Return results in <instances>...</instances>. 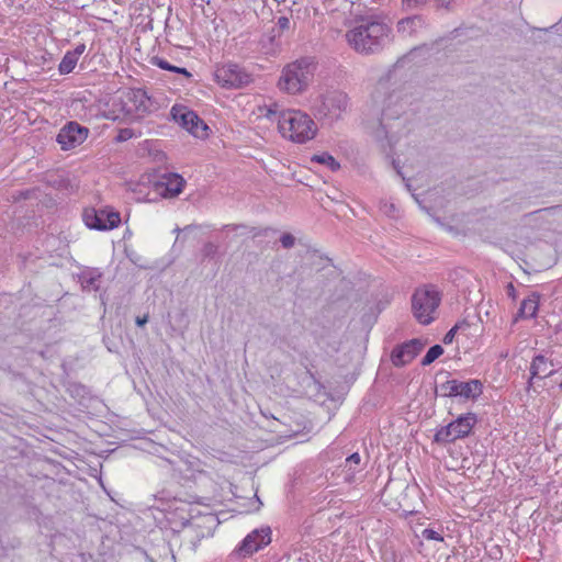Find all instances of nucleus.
<instances>
[{"instance_id":"1","label":"nucleus","mask_w":562,"mask_h":562,"mask_svg":"<svg viewBox=\"0 0 562 562\" xmlns=\"http://www.w3.org/2000/svg\"><path fill=\"white\" fill-rule=\"evenodd\" d=\"M392 29L379 16L362 18L347 31L346 41L357 53L371 55L381 52L391 41Z\"/></svg>"},{"instance_id":"2","label":"nucleus","mask_w":562,"mask_h":562,"mask_svg":"<svg viewBox=\"0 0 562 562\" xmlns=\"http://www.w3.org/2000/svg\"><path fill=\"white\" fill-rule=\"evenodd\" d=\"M266 116L276 121L281 135L293 143L304 144L313 139L317 133V126L312 117L300 110H280L278 104H273L267 109Z\"/></svg>"},{"instance_id":"3","label":"nucleus","mask_w":562,"mask_h":562,"mask_svg":"<svg viewBox=\"0 0 562 562\" xmlns=\"http://www.w3.org/2000/svg\"><path fill=\"white\" fill-rule=\"evenodd\" d=\"M315 70L316 63L313 57H301L283 67L278 88L289 94L302 93L310 86Z\"/></svg>"},{"instance_id":"4","label":"nucleus","mask_w":562,"mask_h":562,"mask_svg":"<svg viewBox=\"0 0 562 562\" xmlns=\"http://www.w3.org/2000/svg\"><path fill=\"white\" fill-rule=\"evenodd\" d=\"M441 303V293L432 284L417 288L412 295V313L422 325L435 321V313Z\"/></svg>"},{"instance_id":"5","label":"nucleus","mask_w":562,"mask_h":562,"mask_svg":"<svg viewBox=\"0 0 562 562\" xmlns=\"http://www.w3.org/2000/svg\"><path fill=\"white\" fill-rule=\"evenodd\" d=\"M405 97L402 91H393L384 99L376 131L378 138L391 137V122L400 120L406 113L408 102Z\"/></svg>"},{"instance_id":"6","label":"nucleus","mask_w":562,"mask_h":562,"mask_svg":"<svg viewBox=\"0 0 562 562\" xmlns=\"http://www.w3.org/2000/svg\"><path fill=\"white\" fill-rule=\"evenodd\" d=\"M476 423L477 418L474 413L460 415L447 426H442L436 431L434 442L438 445H447L454 442L458 439L465 438L471 434Z\"/></svg>"},{"instance_id":"7","label":"nucleus","mask_w":562,"mask_h":562,"mask_svg":"<svg viewBox=\"0 0 562 562\" xmlns=\"http://www.w3.org/2000/svg\"><path fill=\"white\" fill-rule=\"evenodd\" d=\"M483 393V384L480 380L459 381L447 380L436 387V394L442 397L460 396L464 400H476Z\"/></svg>"},{"instance_id":"8","label":"nucleus","mask_w":562,"mask_h":562,"mask_svg":"<svg viewBox=\"0 0 562 562\" xmlns=\"http://www.w3.org/2000/svg\"><path fill=\"white\" fill-rule=\"evenodd\" d=\"M173 120L186 128L193 136L199 138L207 137L209 126L198 114L186 106L173 105L171 109Z\"/></svg>"},{"instance_id":"9","label":"nucleus","mask_w":562,"mask_h":562,"mask_svg":"<svg viewBox=\"0 0 562 562\" xmlns=\"http://www.w3.org/2000/svg\"><path fill=\"white\" fill-rule=\"evenodd\" d=\"M215 79L224 88H241L251 81V76L237 64H225L215 70Z\"/></svg>"},{"instance_id":"10","label":"nucleus","mask_w":562,"mask_h":562,"mask_svg":"<svg viewBox=\"0 0 562 562\" xmlns=\"http://www.w3.org/2000/svg\"><path fill=\"white\" fill-rule=\"evenodd\" d=\"M82 218L87 227L97 231H110L121 223L117 212L106 210L86 209Z\"/></svg>"},{"instance_id":"11","label":"nucleus","mask_w":562,"mask_h":562,"mask_svg":"<svg viewBox=\"0 0 562 562\" xmlns=\"http://www.w3.org/2000/svg\"><path fill=\"white\" fill-rule=\"evenodd\" d=\"M347 106V94L341 91H334L323 98L318 113L331 122L340 119Z\"/></svg>"},{"instance_id":"12","label":"nucleus","mask_w":562,"mask_h":562,"mask_svg":"<svg viewBox=\"0 0 562 562\" xmlns=\"http://www.w3.org/2000/svg\"><path fill=\"white\" fill-rule=\"evenodd\" d=\"M89 130L75 121L66 124L57 135V143L61 149L68 150L81 145L88 137Z\"/></svg>"},{"instance_id":"13","label":"nucleus","mask_w":562,"mask_h":562,"mask_svg":"<svg viewBox=\"0 0 562 562\" xmlns=\"http://www.w3.org/2000/svg\"><path fill=\"white\" fill-rule=\"evenodd\" d=\"M271 542V529L269 527L251 531L241 541L236 552L240 557H249Z\"/></svg>"},{"instance_id":"14","label":"nucleus","mask_w":562,"mask_h":562,"mask_svg":"<svg viewBox=\"0 0 562 562\" xmlns=\"http://www.w3.org/2000/svg\"><path fill=\"white\" fill-rule=\"evenodd\" d=\"M424 348L419 339H412L395 347L391 353L392 363L395 367H403L409 363Z\"/></svg>"},{"instance_id":"15","label":"nucleus","mask_w":562,"mask_h":562,"mask_svg":"<svg viewBox=\"0 0 562 562\" xmlns=\"http://www.w3.org/2000/svg\"><path fill=\"white\" fill-rule=\"evenodd\" d=\"M184 179L178 173L164 175L160 181L154 183L158 195L169 199L179 195L184 187Z\"/></svg>"},{"instance_id":"16","label":"nucleus","mask_w":562,"mask_h":562,"mask_svg":"<svg viewBox=\"0 0 562 562\" xmlns=\"http://www.w3.org/2000/svg\"><path fill=\"white\" fill-rule=\"evenodd\" d=\"M426 26V20L422 15H413L401 19L397 22L396 30L404 37H414Z\"/></svg>"},{"instance_id":"17","label":"nucleus","mask_w":562,"mask_h":562,"mask_svg":"<svg viewBox=\"0 0 562 562\" xmlns=\"http://www.w3.org/2000/svg\"><path fill=\"white\" fill-rule=\"evenodd\" d=\"M552 367V362L549 361L544 356H536L530 364L531 376L528 384L531 385V380L535 378L544 379L547 376H550L554 372Z\"/></svg>"},{"instance_id":"18","label":"nucleus","mask_w":562,"mask_h":562,"mask_svg":"<svg viewBox=\"0 0 562 562\" xmlns=\"http://www.w3.org/2000/svg\"><path fill=\"white\" fill-rule=\"evenodd\" d=\"M538 311V299L532 295L524 299L517 313V318H532Z\"/></svg>"},{"instance_id":"19","label":"nucleus","mask_w":562,"mask_h":562,"mask_svg":"<svg viewBox=\"0 0 562 562\" xmlns=\"http://www.w3.org/2000/svg\"><path fill=\"white\" fill-rule=\"evenodd\" d=\"M100 278H101V273L98 272L97 270L83 271L80 276V282H81L83 290L97 291L99 289Z\"/></svg>"},{"instance_id":"20","label":"nucleus","mask_w":562,"mask_h":562,"mask_svg":"<svg viewBox=\"0 0 562 562\" xmlns=\"http://www.w3.org/2000/svg\"><path fill=\"white\" fill-rule=\"evenodd\" d=\"M151 63H153V65L159 67L160 69L181 74V75L186 76L187 78H190L192 76L191 72L187 68L173 66L160 57H154L151 59Z\"/></svg>"},{"instance_id":"21","label":"nucleus","mask_w":562,"mask_h":562,"mask_svg":"<svg viewBox=\"0 0 562 562\" xmlns=\"http://www.w3.org/2000/svg\"><path fill=\"white\" fill-rule=\"evenodd\" d=\"M78 59L75 57V55H72L70 52H67L58 66V70L63 75L70 74L76 67Z\"/></svg>"},{"instance_id":"22","label":"nucleus","mask_w":562,"mask_h":562,"mask_svg":"<svg viewBox=\"0 0 562 562\" xmlns=\"http://www.w3.org/2000/svg\"><path fill=\"white\" fill-rule=\"evenodd\" d=\"M132 94L135 102H138V104L136 105V110L143 113L148 112L149 98L147 97L146 92L138 89L136 91H133Z\"/></svg>"},{"instance_id":"23","label":"nucleus","mask_w":562,"mask_h":562,"mask_svg":"<svg viewBox=\"0 0 562 562\" xmlns=\"http://www.w3.org/2000/svg\"><path fill=\"white\" fill-rule=\"evenodd\" d=\"M313 161L326 165L327 167H329L331 171H336L340 168V164L331 155L327 153L315 155L313 157Z\"/></svg>"},{"instance_id":"24","label":"nucleus","mask_w":562,"mask_h":562,"mask_svg":"<svg viewBox=\"0 0 562 562\" xmlns=\"http://www.w3.org/2000/svg\"><path fill=\"white\" fill-rule=\"evenodd\" d=\"M443 353V348L440 345H434L427 351V353L422 359V366L426 367L431 364L436 359H438Z\"/></svg>"},{"instance_id":"25","label":"nucleus","mask_w":562,"mask_h":562,"mask_svg":"<svg viewBox=\"0 0 562 562\" xmlns=\"http://www.w3.org/2000/svg\"><path fill=\"white\" fill-rule=\"evenodd\" d=\"M468 326V323L465 321H463L462 323H458L456 324L451 329H449L446 335L443 336V344L446 345H449L453 341V338L456 336V333L458 331V329H460L462 326Z\"/></svg>"},{"instance_id":"26","label":"nucleus","mask_w":562,"mask_h":562,"mask_svg":"<svg viewBox=\"0 0 562 562\" xmlns=\"http://www.w3.org/2000/svg\"><path fill=\"white\" fill-rule=\"evenodd\" d=\"M217 251H218L217 245H215L214 243H211V241L204 244V246L202 248V255L205 258L214 257L217 254Z\"/></svg>"},{"instance_id":"27","label":"nucleus","mask_w":562,"mask_h":562,"mask_svg":"<svg viewBox=\"0 0 562 562\" xmlns=\"http://www.w3.org/2000/svg\"><path fill=\"white\" fill-rule=\"evenodd\" d=\"M422 537L426 540L443 541L442 536L438 531L430 528L424 529L422 531Z\"/></svg>"},{"instance_id":"28","label":"nucleus","mask_w":562,"mask_h":562,"mask_svg":"<svg viewBox=\"0 0 562 562\" xmlns=\"http://www.w3.org/2000/svg\"><path fill=\"white\" fill-rule=\"evenodd\" d=\"M428 0H402L405 10H415L427 3Z\"/></svg>"},{"instance_id":"29","label":"nucleus","mask_w":562,"mask_h":562,"mask_svg":"<svg viewBox=\"0 0 562 562\" xmlns=\"http://www.w3.org/2000/svg\"><path fill=\"white\" fill-rule=\"evenodd\" d=\"M360 456L359 453H352L350 454L348 458H346L345 460V468H347L348 470H353L356 467L359 465L360 463Z\"/></svg>"},{"instance_id":"30","label":"nucleus","mask_w":562,"mask_h":562,"mask_svg":"<svg viewBox=\"0 0 562 562\" xmlns=\"http://www.w3.org/2000/svg\"><path fill=\"white\" fill-rule=\"evenodd\" d=\"M280 243H281L283 248L290 249V248H292L295 245V237L292 234H290V233H284L280 237Z\"/></svg>"},{"instance_id":"31","label":"nucleus","mask_w":562,"mask_h":562,"mask_svg":"<svg viewBox=\"0 0 562 562\" xmlns=\"http://www.w3.org/2000/svg\"><path fill=\"white\" fill-rule=\"evenodd\" d=\"M134 132L132 128H122L120 130L117 136H116V140L117 142H125V140H128L131 139L132 137H134Z\"/></svg>"},{"instance_id":"32","label":"nucleus","mask_w":562,"mask_h":562,"mask_svg":"<svg viewBox=\"0 0 562 562\" xmlns=\"http://www.w3.org/2000/svg\"><path fill=\"white\" fill-rule=\"evenodd\" d=\"M277 26H278L279 31H281V32L290 30V26H291L290 19L285 15L280 16L277 21Z\"/></svg>"},{"instance_id":"33","label":"nucleus","mask_w":562,"mask_h":562,"mask_svg":"<svg viewBox=\"0 0 562 562\" xmlns=\"http://www.w3.org/2000/svg\"><path fill=\"white\" fill-rule=\"evenodd\" d=\"M436 7L437 9H445L447 11H451L453 10V2L446 0H436Z\"/></svg>"},{"instance_id":"34","label":"nucleus","mask_w":562,"mask_h":562,"mask_svg":"<svg viewBox=\"0 0 562 562\" xmlns=\"http://www.w3.org/2000/svg\"><path fill=\"white\" fill-rule=\"evenodd\" d=\"M86 50V45L85 44H79L75 47L74 50H69L72 55H75V57L77 59H79V56H81Z\"/></svg>"},{"instance_id":"35","label":"nucleus","mask_w":562,"mask_h":562,"mask_svg":"<svg viewBox=\"0 0 562 562\" xmlns=\"http://www.w3.org/2000/svg\"><path fill=\"white\" fill-rule=\"evenodd\" d=\"M506 291L508 296H510L513 300L516 299V289L513 283L507 284Z\"/></svg>"},{"instance_id":"36","label":"nucleus","mask_w":562,"mask_h":562,"mask_svg":"<svg viewBox=\"0 0 562 562\" xmlns=\"http://www.w3.org/2000/svg\"><path fill=\"white\" fill-rule=\"evenodd\" d=\"M148 322V315L137 316L135 323L137 326H144Z\"/></svg>"},{"instance_id":"37","label":"nucleus","mask_w":562,"mask_h":562,"mask_svg":"<svg viewBox=\"0 0 562 562\" xmlns=\"http://www.w3.org/2000/svg\"><path fill=\"white\" fill-rule=\"evenodd\" d=\"M269 228H265V229H260V231H256L254 233V236H261V235H266L268 233Z\"/></svg>"},{"instance_id":"38","label":"nucleus","mask_w":562,"mask_h":562,"mask_svg":"<svg viewBox=\"0 0 562 562\" xmlns=\"http://www.w3.org/2000/svg\"><path fill=\"white\" fill-rule=\"evenodd\" d=\"M137 201H142V198H137ZM143 201L151 202L155 201V199L148 198V195L143 198Z\"/></svg>"},{"instance_id":"39","label":"nucleus","mask_w":562,"mask_h":562,"mask_svg":"<svg viewBox=\"0 0 562 562\" xmlns=\"http://www.w3.org/2000/svg\"><path fill=\"white\" fill-rule=\"evenodd\" d=\"M226 227H232L233 229L245 228L244 225H227Z\"/></svg>"},{"instance_id":"40","label":"nucleus","mask_w":562,"mask_h":562,"mask_svg":"<svg viewBox=\"0 0 562 562\" xmlns=\"http://www.w3.org/2000/svg\"><path fill=\"white\" fill-rule=\"evenodd\" d=\"M557 331H562V321H560L555 326Z\"/></svg>"},{"instance_id":"41","label":"nucleus","mask_w":562,"mask_h":562,"mask_svg":"<svg viewBox=\"0 0 562 562\" xmlns=\"http://www.w3.org/2000/svg\"><path fill=\"white\" fill-rule=\"evenodd\" d=\"M283 2H289L291 4H296L297 0H283Z\"/></svg>"},{"instance_id":"42","label":"nucleus","mask_w":562,"mask_h":562,"mask_svg":"<svg viewBox=\"0 0 562 562\" xmlns=\"http://www.w3.org/2000/svg\"><path fill=\"white\" fill-rule=\"evenodd\" d=\"M560 206H552V207H547V209H543V211H551V210H557L559 209Z\"/></svg>"},{"instance_id":"43","label":"nucleus","mask_w":562,"mask_h":562,"mask_svg":"<svg viewBox=\"0 0 562 562\" xmlns=\"http://www.w3.org/2000/svg\"><path fill=\"white\" fill-rule=\"evenodd\" d=\"M559 387L562 390V382L559 384Z\"/></svg>"}]
</instances>
